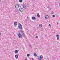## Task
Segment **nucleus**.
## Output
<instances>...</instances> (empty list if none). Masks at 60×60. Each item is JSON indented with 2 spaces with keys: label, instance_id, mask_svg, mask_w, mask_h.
I'll list each match as a JSON object with an SVG mask.
<instances>
[{
  "label": "nucleus",
  "instance_id": "nucleus-1",
  "mask_svg": "<svg viewBox=\"0 0 60 60\" xmlns=\"http://www.w3.org/2000/svg\"><path fill=\"white\" fill-rule=\"evenodd\" d=\"M18 27L19 29H21H21H22V26L21 25L20 23L19 24Z\"/></svg>",
  "mask_w": 60,
  "mask_h": 60
},
{
  "label": "nucleus",
  "instance_id": "nucleus-2",
  "mask_svg": "<svg viewBox=\"0 0 60 60\" xmlns=\"http://www.w3.org/2000/svg\"><path fill=\"white\" fill-rule=\"evenodd\" d=\"M43 58V56L42 55H41L40 56L39 58H38V59L39 60H41Z\"/></svg>",
  "mask_w": 60,
  "mask_h": 60
},
{
  "label": "nucleus",
  "instance_id": "nucleus-3",
  "mask_svg": "<svg viewBox=\"0 0 60 60\" xmlns=\"http://www.w3.org/2000/svg\"><path fill=\"white\" fill-rule=\"evenodd\" d=\"M19 6V4H16L15 5V7L16 9H18Z\"/></svg>",
  "mask_w": 60,
  "mask_h": 60
},
{
  "label": "nucleus",
  "instance_id": "nucleus-4",
  "mask_svg": "<svg viewBox=\"0 0 60 60\" xmlns=\"http://www.w3.org/2000/svg\"><path fill=\"white\" fill-rule=\"evenodd\" d=\"M24 9L23 8H20L19 9V11H21V12H22L23 11V10Z\"/></svg>",
  "mask_w": 60,
  "mask_h": 60
},
{
  "label": "nucleus",
  "instance_id": "nucleus-5",
  "mask_svg": "<svg viewBox=\"0 0 60 60\" xmlns=\"http://www.w3.org/2000/svg\"><path fill=\"white\" fill-rule=\"evenodd\" d=\"M22 7L24 9H26L27 8V6L26 5H23Z\"/></svg>",
  "mask_w": 60,
  "mask_h": 60
},
{
  "label": "nucleus",
  "instance_id": "nucleus-6",
  "mask_svg": "<svg viewBox=\"0 0 60 60\" xmlns=\"http://www.w3.org/2000/svg\"><path fill=\"white\" fill-rule=\"evenodd\" d=\"M18 37L19 38H22V36L21 34H20V33H19L18 34Z\"/></svg>",
  "mask_w": 60,
  "mask_h": 60
},
{
  "label": "nucleus",
  "instance_id": "nucleus-7",
  "mask_svg": "<svg viewBox=\"0 0 60 60\" xmlns=\"http://www.w3.org/2000/svg\"><path fill=\"white\" fill-rule=\"evenodd\" d=\"M45 18L46 19H48L49 18V16L47 15H46L45 16Z\"/></svg>",
  "mask_w": 60,
  "mask_h": 60
},
{
  "label": "nucleus",
  "instance_id": "nucleus-8",
  "mask_svg": "<svg viewBox=\"0 0 60 60\" xmlns=\"http://www.w3.org/2000/svg\"><path fill=\"white\" fill-rule=\"evenodd\" d=\"M21 34L22 35V37H25V34L24 33H22Z\"/></svg>",
  "mask_w": 60,
  "mask_h": 60
},
{
  "label": "nucleus",
  "instance_id": "nucleus-9",
  "mask_svg": "<svg viewBox=\"0 0 60 60\" xmlns=\"http://www.w3.org/2000/svg\"><path fill=\"white\" fill-rule=\"evenodd\" d=\"M15 57L16 58V59H17V58H18V55H15Z\"/></svg>",
  "mask_w": 60,
  "mask_h": 60
},
{
  "label": "nucleus",
  "instance_id": "nucleus-10",
  "mask_svg": "<svg viewBox=\"0 0 60 60\" xmlns=\"http://www.w3.org/2000/svg\"><path fill=\"white\" fill-rule=\"evenodd\" d=\"M18 51L17 50H15V54H16V53H18Z\"/></svg>",
  "mask_w": 60,
  "mask_h": 60
},
{
  "label": "nucleus",
  "instance_id": "nucleus-11",
  "mask_svg": "<svg viewBox=\"0 0 60 60\" xmlns=\"http://www.w3.org/2000/svg\"><path fill=\"white\" fill-rule=\"evenodd\" d=\"M32 19L35 20V19H36V18H35V17H32Z\"/></svg>",
  "mask_w": 60,
  "mask_h": 60
},
{
  "label": "nucleus",
  "instance_id": "nucleus-12",
  "mask_svg": "<svg viewBox=\"0 0 60 60\" xmlns=\"http://www.w3.org/2000/svg\"><path fill=\"white\" fill-rule=\"evenodd\" d=\"M37 15L38 17H40V15H39V14L38 13H37Z\"/></svg>",
  "mask_w": 60,
  "mask_h": 60
},
{
  "label": "nucleus",
  "instance_id": "nucleus-13",
  "mask_svg": "<svg viewBox=\"0 0 60 60\" xmlns=\"http://www.w3.org/2000/svg\"><path fill=\"white\" fill-rule=\"evenodd\" d=\"M34 56H37V55L36 54V53H34Z\"/></svg>",
  "mask_w": 60,
  "mask_h": 60
},
{
  "label": "nucleus",
  "instance_id": "nucleus-14",
  "mask_svg": "<svg viewBox=\"0 0 60 60\" xmlns=\"http://www.w3.org/2000/svg\"><path fill=\"white\" fill-rule=\"evenodd\" d=\"M17 24V23L16 22H15L14 23V25L15 26H16Z\"/></svg>",
  "mask_w": 60,
  "mask_h": 60
},
{
  "label": "nucleus",
  "instance_id": "nucleus-15",
  "mask_svg": "<svg viewBox=\"0 0 60 60\" xmlns=\"http://www.w3.org/2000/svg\"><path fill=\"white\" fill-rule=\"evenodd\" d=\"M42 26V24H40L39 25V27L41 28Z\"/></svg>",
  "mask_w": 60,
  "mask_h": 60
},
{
  "label": "nucleus",
  "instance_id": "nucleus-16",
  "mask_svg": "<svg viewBox=\"0 0 60 60\" xmlns=\"http://www.w3.org/2000/svg\"><path fill=\"white\" fill-rule=\"evenodd\" d=\"M19 2L20 3H22V0H19Z\"/></svg>",
  "mask_w": 60,
  "mask_h": 60
},
{
  "label": "nucleus",
  "instance_id": "nucleus-17",
  "mask_svg": "<svg viewBox=\"0 0 60 60\" xmlns=\"http://www.w3.org/2000/svg\"><path fill=\"white\" fill-rule=\"evenodd\" d=\"M30 56V54H27V56L28 57L29 56Z\"/></svg>",
  "mask_w": 60,
  "mask_h": 60
},
{
  "label": "nucleus",
  "instance_id": "nucleus-18",
  "mask_svg": "<svg viewBox=\"0 0 60 60\" xmlns=\"http://www.w3.org/2000/svg\"><path fill=\"white\" fill-rule=\"evenodd\" d=\"M21 34H23L24 33H23V31H21Z\"/></svg>",
  "mask_w": 60,
  "mask_h": 60
},
{
  "label": "nucleus",
  "instance_id": "nucleus-19",
  "mask_svg": "<svg viewBox=\"0 0 60 60\" xmlns=\"http://www.w3.org/2000/svg\"><path fill=\"white\" fill-rule=\"evenodd\" d=\"M52 17H53V18H55V15H52Z\"/></svg>",
  "mask_w": 60,
  "mask_h": 60
},
{
  "label": "nucleus",
  "instance_id": "nucleus-20",
  "mask_svg": "<svg viewBox=\"0 0 60 60\" xmlns=\"http://www.w3.org/2000/svg\"><path fill=\"white\" fill-rule=\"evenodd\" d=\"M56 36L57 37H57H59V35H56Z\"/></svg>",
  "mask_w": 60,
  "mask_h": 60
},
{
  "label": "nucleus",
  "instance_id": "nucleus-21",
  "mask_svg": "<svg viewBox=\"0 0 60 60\" xmlns=\"http://www.w3.org/2000/svg\"><path fill=\"white\" fill-rule=\"evenodd\" d=\"M16 12H19V11L18 10H16Z\"/></svg>",
  "mask_w": 60,
  "mask_h": 60
},
{
  "label": "nucleus",
  "instance_id": "nucleus-22",
  "mask_svg": "<svg viewBox=\"0 0 60 60\" xmlns=\"http://www.w3.org/2000/svg\"><path fill=\"white\" fill-rule=\"evenodd\" d=\"M49 26H50V27H51V25H50V24H49Z\"/></svg>",
  "mask_w": 60,
  "mask_h": 60
},
{
  "label": "nucleus",
  "instance_id": "nucleus-23",
  "mask_svg": "<svg viewBox=\"0 0 60 60\" xmlns=\"http://www.w3.org/2000/svg\"><path fill=\"white\" fill-rule=\"evenodd\" d=\"M57 40H59V37H57Z\"/></svg>",
  "mask_w": 60,
  "mask_h": 60
},
{
  "label": "nucleus",
  "instance_id": "nucleus-24",
  "mask_svg": "<svg viewBox=\"0 0 60 60\" xmlns=\"http://www.w3.org/2000/svg\"><path fill=\"white\" fill-rule=\"evenodd\" d=\"M36 38H37V39H38V36H36Z\"/></svg>",
  "mask_w": 60,
  "mask_h": 60
},
{
  "label": "nucleus",
  "instance_id": "nucleus-25",
  "mask_svg": "<svg viewBox=\"0 0 60 60\" xmlns=\"http://www.w3.org/2000/svg\"><path fill=\"white\" fill-rule=\"evenodd\" d=\"M52 14H54V12L53 11L52 12Z\"/></svg>",
  "mask_w": 60,
  "mask_h": 60
},
{
  "label": "nucleus",
  "instance_id": "nucleus-26",
  "mask_svg": "<svg viewBox=\"0 0 60 60\" xmlns=\"http://www.w3.org/2000/svg\"><path fill=\"white\" fill-rule=\"evenodd\" d=\"M27 58H26V59H25V60H27Z\"/></svg>",
  "mask_w": 60,
  "mask_h": 60
},
{
  "label": "nucleus",
  "instance_id": "nucleus-27",
  "mask_svg": "<svg viewBox=\"0 0 60 60\" xmlns=\"http://www.w3.org/2000/svg\"><path fill=\"white\" fill-rule=\"evenodd\" d=\"M47 36V35H45V37H46V36Z\"/></svg>",
  "mask_w": 60,
  "mask_h": 60
},
{
  "label": "nucleus",
  "instance_id": "nucleus-28",
  "mask_svg": "<svg viewBox=\"0 0 60 60\" xmlns=\"http://www.w3.org/2000/svg\"><path fill=\"white\" fill-rule=\"evenodd\" d=\"M59 6H60V3L59 4Z\"/></svg>",
  "mask_w": 60,
  "mask_h": 60
},
{
  "label": "nucleus",
  "instance_id": "nucleus-29",
  "mask_svg": "<svg viewBox=\"0 0 60 60\" xmlns=\"http://www.w3.org/2000/svg\"><path fill=\"white\" fill-rule=\"evenodd\" d=\"M0 35H1V34L0 33Z\"/></svg>",
  "mask_w": 60,
  "mask_h": 60
},
{
  "label": "nucleus",
  "instance_id": "nucleus-30",
  "mask_svg": "<svg viewBox=\"0 0 60 60\" xmlns=\"http://www.w3.org/2000/svg\"><path fill=\"white\" fill-rule=\"evenodd\" d=\"M34 60V59H33V58H32V60Z\"/></svg>",
  "mask_w": 60,
  "mask_h": 60
},
{
  "label": "nucleus",
  "instance_id": "nucleus-31",
  "mask_svg": "<svg viewBox=\"0 0 60 60\" xmlns=\"http://www.w3.org/2000/svg\"><path fill=\"white\" fill-rule=\"evenodd\" d=\"M57 24L58 25V22L57 23Z\"/></svg>",
  "mask_w": 60,
  "mask_h": 60
},
{
  "label": "nucleus",
  "instance_id": "nucleus-32",
  "mask_svg": "<svg viewBox=\"0 0 60 60\" xmlns=\"http://www.w3.org/2000/svg\"><path fill=\"white\" fill-rule=\"evenodd\" d=\"M18 55H19V54H18Z\"/></svg>",
  "mask_w": 60,
  "mask_h": 60
},
{
  "label": "nucleus",
  "instance_id": "nucleus-33",
  "mask_svg": "<svg viewBox=\"0 0 60 60\" xmlns=\"http://www.w3.org/2000/svg\"><path fill=\"white\" fill-rule=\"evenodd\" d=\"M0 3H1V1H0Z\"/></svg>",
  "mask_w": 60,
  "mask_h": 60
},
{
  "label": "nucleus",
  "instance_id": "nucleus-34",
  "mask_svg": "<svg viewBox=\"0 0 60 60\" xmlns=\"http://www.w3.org/2000/svg\"><path fill=\"white\" fill-rule=\"evenodd\" d=\"M49 10H50V9H49Z\"/></svg>",
  "mask_w": 60,
  "mask_h": 60
}]
</instances>
